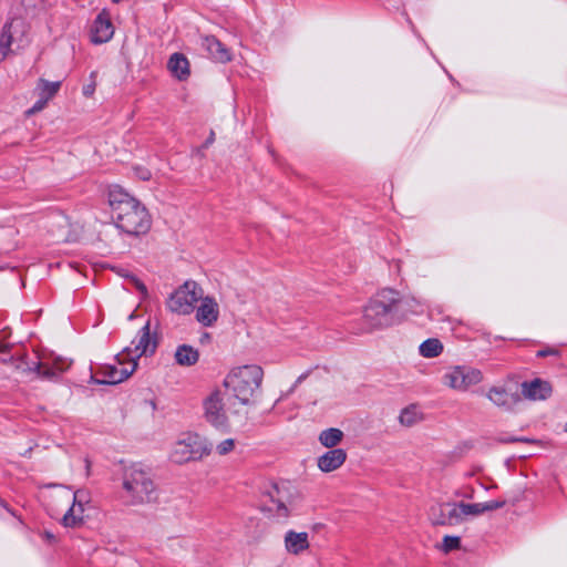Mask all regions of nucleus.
<instances>
[{
    "mask_svg": "<svg viewBox=\"0 0 567 567\" xmlns=\"http://www.w3.org/2000/svg\"><path fill=\"white\" fill-rule=\"evenodd\" d=\"M107 202L114 224L122 231L137 236L151 228V216L145 206L120 186L109 188Z\"/></svg>",
    "mask_w": 567,
    "mask_h": 567,
    "instance_id": "nucleus-1",
    "label": "nucleus"
},
{
    "mask_svg": "<svg viewBox=\"0 0 567 567\" xmlns=\"http://www.w3.org/2000/svg\"><path fill=\"white\" fill-rule=\"evenodd\" d=\"M264 371L259 365L249 364L234 368L225 378L224 385L240 404L254 403L261 386Z\"/></svg>",
    "mask_w": 567,
    "mask_h": 567,
    "instance_id": "nucleus-2",
    "label": "nucleus"
},
{
    "mask_svg": "<svg viewBox=\"0 0 567 567\" xmlns=\"http://www.w3.org/2000/svg\"><path fill=\"white\" fill-rule=\"evenodd\" d=\"M416 306L419 303L415 299L401 297L398 291L385 288L378 291L364 307V319L417 315V311L414 310Z\"/></svg>",
    "mask_w": 567,
    "mask_h": 567,
    "instance_id": "nucleus-3",
    "label": "nucleus"
},
{
    "mask_svg": "<svg viewBox=\"0 0 567 567\" xmlns=\"http://www.w3.org/2000/svg\"><path fill=\"white\" fill-rule=\"evenodd\" d=\"M122 487L131 505L150 504L157 498V487L150 472L133 465L124 471Z\"/></svg>",
    "mask_w": 567,
    "mask_h": 567,
    "instance_id": "nucleus-4",
    "label": "nucleus"
},
{
    "mask_svg": "<svg viewBox=\"0 0 567 567\" xmlns=\"http://www.w3.org/2000/svg\"><path fill=\"white\" fill-rule=\"evenodd\" d=\"M203 293V288L195 280H186L168 296L166 307L172 313L188 316L196 308Z\"/></svg>",
    "mask_w": 567,
    "mask_h": 567,
    "instance_id": "nucleus-5",
    "label": "nucleus"
},
{
    "mask_svg": "<svg viewBox=\"0 0 567 567\" xmlns=\"http://www.w3.org/2000/svg\"><path fill=\"white\" fill-rule=\"evenodd\" d=\"M158 342V326L152 327L151 321H146L131 341V344L123 349V358L137 362L142 357L153 355ZM120 358L122 359V357Z\"/></svg>",
    "mask_w": 567,
    "mask_h": 567,
    "instance_id": "nucleus-6",
    "label": "nucleus"
},
{
    "mask_svg": "<svg viewBox=\"0 0 567 567\" xmlns=\"http://www.w3.org/2000/svg\"><path fill=\"white\" fill-rule=\"evenodd\" d=\"M483 374L478 369L465 365H456L449 369L443 375V383L456 391H467L471 386L478 384Z\"/></svg>",
    "mask_w": 567,
    "mask_h": 567,
    "instance_id": "nucleus-7",
    "label": "nucleus"
},
{
    "mask_svg": "<svg viewBox=\"0 0 567 567\" xmlns=\"http://www.w3.org/2000/svg\"><path fill=\"white\" fill-rule=\"evenodd\" d=\"M205 420L216 429L228 427V416L225 410L221 390L212 391L203 401Z\"/></svg>",
    "mask_w": 567,
    "mask_h": 567,
    "instance_id": "nucleus-8",
    "label": "nucleus"
},
{
    "mask_svg": "<svg viewBox=\"0 0 567 567\" xmlns=\"http://www.w3.org/2000/svg\"><path fill=\"white\" fill-rule=\"evenodd\" d=\"M123 357V352L116 355L117 365H104L101 369V373L104 379L101 383L117 384L130 378L137 369L138 363Z\"/></svg>",
    "mask_w": 567,
    "mask_h": 567,
    "instance_id": "nucleus-9",
    "label": "nucleus"
},
{
    "mask_svg": "<svg viewBox=\"0 0 567 567\" xmlns=\"http://www.w3.org/2000/svg\"><path fill=\"white\" fill-rule=\"evenodd\" d=\"M114 34V28L110 16L102 11L97 14L91 28V41L101 44L110 41Z\"/></svg>",
    "mask_w": 567,
    "mask_h": 567,
    "instance_id": "nucleus-10",
    "label": "nucleus"
},
{
    "mask_svg": "<svg viewBox=\"0 0 567 567\" xmlns=\"http://www.w3.org/2000/svg\"><path fill=\"white\" fill-rule=\"evenodd\" d=\"M202 48L205 49L210 59L219 63L231 61L230 50L214 35L202 38Z\"/></svg>",
    "mask_w": 567,
    "mask_h": 567,
    "instance_id": "nucleus-11",
    "label": "nucleus"
},
{
    "mask_svg": "<svg viewBox=\"0 0 567 567\" xmlns=\"http://www.w3.org/2000/svg\"><path fill=\"white\" fill-rule=\"evenodd\" d=\"M487 398L495 405L506 411L512 410L520 401V395L516 391H511L502 386L491 388Z\"/></svg>",
    "mask_w": 567,
    "mask_h": 567,
    "instance_id": "nucleus-12",
    "label": "nucleus"
},
{
    "mask_svg": "<svg viewBox=\"0 0 567 567\" xmlns=\"http://www.w3.org/2000/svg\"><path fill=\"white\" fill-rule=\"evenodd\" d=\"M347 460V452L343 449H331L322 454L317 462L320 471L324 473L340 468Z\"/></svg>",
    "mask_w": 567,
    "mask_h": 567,
    "instance_id": "nucleus-13",
    "label": "nucleus"
},
{
    "mask_svg": "<svg viewBox=\"0 0 567 567\" xmlns=\"http://www.w3.org/2000/svg\"><path fill=\"white\" fill-rule=\"evenodd\" d=\"M71 365V361L64 358L56 357L53 359L52 364L49 365V363L44 362H37L34 363L33 368H30V370H33L37 372L38 375L45 378V379H53L58 374L66 371Z\"/></svg>",
    "mask_w": 567,
    "mask_h": 567,
    "instance_id": "nucleus-14",
    "label": "nucleus"
},
{
    "mask_svg": "<svg viewBox=\"0 0 567 567\" xmlns=\"http://www.w3.org/2000/svg\"><path fill=\"white\" fill-rule=\"evenodd\" d=\"M551 393V386L548 382L535 379L530 382L522 383V394L528 400H545Z\"/></svg>",
    "mask_w": 567,
    "mask_h": 567,
    "instance_id": "nucleus-15",
    "label": "nucleus"
},
{
    "mask_svg": "<svg viewBox=\"0 0 567 567\" xmlns=\"http://www.w3.org/2000/svg\"><path fill=\"white\" fill-rule=\"evenodd\" d=\"M285 548L289 554L299 555L309 548V535L306 532L288 530L285 535Z\"/></svg>",
    "mask_w": 567,
    "mask_h": 567,
    "instance_id": "nucleus-16",
    "label": "nucleus"
},
{
    "mask_svg": "<svg viewBox=\"0 0 567 567\" xmlns=\"http://www.w3.org/2000/svg\"><path fill=\"white\" fill-rule=\"evenodd\" d=\"M193 461L207 456L213 451V443L197 433H186Z\"/></svg>",
    "mask_w": 567,
    "mask_h": 567,
    "instance_id": "nucleus-17",
    "label": "nucleus"
},
{
    "mask_svg": "<svg viewBox=\"0 0 567 567\" xmlns=\"http://www.w3.org/2000/svg\"><path fill=\"white\" fill-rule=\"evenodd\" d=\"M192 455L186 433H183L178 440L173 443L169 452V458L176 464H184L193 461Z\"/></svg>",
    "mask_w": 567,
    "mask_h": 567,
    "instance_id": "nucleus-18",
    "label": "nucleus"
},
{
    "mask_svg": "<svg viewBox=\"0 0 567 567\" xmlns=\"http://www.w3.org/2000/svg\"><path fill=\"white\" fill-rule=\"evenodd\" d=\"M464 522L463 508L461 503L443 504V520H435L436 525L455 526Z\"/></svg>",
    "mask_w": 567,
    "mask_h": 567,
    "instance_id": "nucleus-19",
    "label": "nucleus"
},
{
    "mask_svg": "<svg viewBox=\"0 0 567 567\" xmlns=\"http://www.w3.org/2000/svg\"><path fill=\"white\" fill-rule=\"evenodd\" d=\"M169 72L179 81L186 80L189 76V62L182 53H173L167 62Z\"/></svg>",
    "mask_w": 567,
    "mask_h": 567,
    "instance_id": "nucleus-20",
    "label": "nucleus"
},
{
    "mask_svg": "<svg viewBox=\"0 0 567 567\" xmlns=\"http://www.w3.org/2000/svg\"><path fill=\"white\" fill-rule=\"evenodd\" d=\"M461 504H462L463 516H464V520H465L467 516H478V515L484 514L485 512H492V511L502 508L505 505V501H489L486 503H474V504L461 502Z\"/></svg>",
    "mask_w": 567,
    "mask_h": 567,
    "instance_id": "nucleus-21",
    "label": "nucleus"
},
{
    "mask_svg": "<svg viewBox=\"0 0 567 567\" xmlns=\"http://www.w3.org/2000/svg\"><path fill=\"white\" fill-rule=\"evenodd\" d=\"M267 496L269 497V504H267L268 511L274 512L278 517H287L289 511L281 489L277 485H274L270 491H268Z\"/></svg>",
    "mask_w": 567,
    "mask_h": 567,
    "instance_id": "nucleus-22",
    "label": "nucleus"
},
{
    "mask_svg": "<svg viewBox=\"0 0 567 567\" xmlns=\"http://www.w3.org/2000/svg\"><path fill=\"white\" fill-rule=\"evenodd\" d=\"M199 306L197 307L195 319H217L219 316V306L215 298L210 296L202 295L198 300Z\"/></svg>",
    "mask_w": 567,
    "mask_h": 567,
    "instance_id": "nucleus-23",
    "label": "nucleus"
},
{
    "mask_svg": "<svg viewBox=\"0 0 567 567\" xmlns=\"http://www.w3.org/2000/svg\"><path fill=\"white\" fill-rule=\"evenodd\" d=\"M199 359L198 351L188 344L178 346L175 351V361L183 367H190L197 363Z\"/></svg>",
    "mask_w": 567,
    "mask_h": 567,
    "instance_id": "nucleus-24",
    "label": "nucleus"
},
{
    "mask_svg": "<svg viewBox=\"0 0 567 567\" xmlns=\"http://www.w3.org/2000/svg\"><path fill=\"white\" fill-rule=\"evenodd\" d=\"M343 432L340 429L337 427H330L327 430H323L319 434V442L327 449H338L337 446L341 443L343 440Z\"/></svg>",
    "mask_w": 567,
    "mask_h": 567,
    "instance_id": "nucleus-25",
    "label": "nucleus"
},
{
    "mask_svg": "<svg viewBox=\"0 0 567 567\" xmlns=\"http://www.w3.org/2000/svg\"><path fill=\"white\" fill-rule=\"evenodd\" d=\"M422 419L423 414L415 404L404 408L399 415V422L406 427L417 424Z\"/></svg>",
    "mask_w": 567,
    "mask_h": 567,
    "instance_id": "nucleus-26",
    "label": "nucleus"
},
{
    "mask_svg": "<svg viewBox=\"0 0 567 567\" xmlns=\"http://www.w3.org/2000/svg\"><path fill=\"white\" fill-rule=\"evenodd\" d=\"M84 506L72 503V506L62 517V524L65 527H78L83 522Z\"/></svg>",
    "mask_w": 567,
    "mask_h": 567,
    "instance_id": "nucleus-27",
    "label": "nucleus"
},
{
    "mask_svg": "<svg viewBox=\"0 0 567 567\" xmlns=\"http://www.w3.org/2000/svg\"><path fill=\"white\" fill-rule=\"evenodd\" d=\"M419 351L424 358H435L442 353L443 344L439 339L431 338L420 344Z\"/></svg>",
    "mask_w": 567,
    "mask_h": 567,
    "instance_id": "nucleus-28",
    "label": "nucleus"
},
{
    "mask_svg": "<svg viewBox=\"0 0 567 567\" xmlns=\"http://www.w3.org/2000/svg\"><path fill=\"white\" fill-rule=\"evenodd\" d=\"M13 23H8L3 27L0 33V61L6 59L8 53L11 51L12 44V32L11 29Z\"/></svg>",
    "mask_w": 567,
    "mask_h": 567,
    "instance_id": "nucleus-29",
    "label": "nucleus"
},
{
    "mask_svg": "<svg viewBox=\"0 0 567 567\" xmlns=\"http://www.w3.org/2000/svg\"><path fill=\"white\" fill-rule=\"evenodd\" d=\"M60 86V82H49L41 79L37 89L40 91L39 95L49 102L58 93Z\"/></svg>",
    "mask_w": 567,
    "mask_h": 567,
    "instance_id": "nucleus-30",
    "label": "nucleus"
},
{
    "mask_svg": "<svg viewBox=\"0 0 567 567\" xmlns=\"http://www.w3.org/2000/svg\"><path fill=\"white\" fill-rule=\"evenodd\" d=\"M461 546V538L457 536H445L443 538V543L441 549L444 553H450L451 550L457 549Z\"/></svg>",
    "mask_w": 567,
    "mask_h": 567,
    "instance_id": "nucleus-31",
    "label": "nucleus"
},
{
    "mask_svg": "<svg viewBox=\"0 0 567 567\" xmlns=\"http://www.w3.org/2000/svg\"><path fill=\"white\" fill-rule=\"evenodd\" d=\"M235 446L236 441L234 439H226L215 446V451L218 455H227L235 449Z\"/></svg>",
    "mask_w": 567,
    "mask_h": 567,
    "instance_id": "nucleus-32",
    "label": "nucleus"
},
{
    "mask_svg": "<svg viewBox=\"0 0 567 567\" xmlns=\"http://www.w3.org/2000/svg\"><path fill=\"white\" fill-rule=\"evenodd\" d=\"M73 503L85 506L90 502L89 492L85 489H78L72 495Z\"/></svg>",
    "mask_w": 567,
    "mask_h": 567,
    "instance_id": "nucleus-33",
    "label": "nucleus"
},
{
    "mask_svg": "<svg viewBox=\"0 0 567 567\" xmlns=\"http://www.w3.org/2000/svg\"><path fill=\"white\" fill-rule=\"evenodd\" d=\"M123 276L126 277L144 297L147 296V288L138 278L128 274H123Z\"/></svg>",
    "mask_w": 567,
    "mask_h": 567,
    "instance_id": "nucleus-34",
    "label": "nucleus"
},
{
    "mask_svg": "<svg viewBox=\"0 0 567 567\" xmlns=\"http://www.w3.org/2000/svg\"><path fill=\"white\" fill-rule=\"evenodd\" d=\"M48 101L43 96H40L39 100L34 103V105L25 112L27 115L30 116L42 111L45 107Z\"/></svg>",
    "mask_w": 567,
    "mask_h": 567,
    "instance_id": "nucleus-35",
    "label": "nucleus"
},
{
    "mask_svg": "<svg viewBox=\"0 0 567 567\" xmlns=\"http://www.w3.org/2000/svg\"><path fill=\"white\" fill-rule=\"evenodd\" d=\"M381 327L378 324H367L364 328L353 330V333L355 334H362V333H371L375 330H379Z\"/></svg>",
    "mask_w": 567,
    "mask_h": 567,
    "instance_id": "nucleus-36",
    "label": "nucleus"
},
{
    "mask_svg": "<svg viewBox=\"0 0 567 567\" xmlns=\"http://www.w3.org/2000/svg\"><path fill=\"white\" fill-rule=\"evenodd\" d=\"M559 351L555 348H546L537 352V357L543 358L547 355H558Z\"/></svg>",
    "mask_w": 567,
    "mask_h": 567,
    "instance_id": "nucleus-37",
    "label": "nucleus"
},
{
    "mask_svg": "<svg viewBox=\"0 0 567 567\" xmlns=\"http://www.w3.org/2000/svg\"><path fill=\"white\" fill-rule=\"evenodd\" d=\"M137 175L143 181H148L151 178V172L146 168L137 169Z\"/></svg>",
    "mask_w": 567,
    "mask_h": 567,
    "instance_id": "nucleus-38",
    "label": "nucleus"
},
{
    "mask_svg": "<svg viewBox=\"0 0 567 567\" xmlns=\"http://www.w3.org/2000/svg\"><path fill=\"white\" fill-rule=\"evenodd\" d=\"M43 538L50 543V544H53L56 542V537L54 534H52L51 532H48L45 530L43 534H42Z\"/></svg>",
    "mask_w": 567,
    "mask_h": 567,
    "instance_id": "nucleus-39",
    "label": "nucleus"
},
{
    "mask_svg": "<svg viewBox=\"0 0 567 567\" xmlns=\"http://www.w3.org/2000/svg\"><path fill=\"white\" fill-rule=\"evenodd\" d=\"M3 321H0V340H4L9 337L10 331L7 327H2Z\"/></svg>",
    "mask_w": 567,
    "mask_h": 567,
    "instance_id": "nucleus-40",
    "label": "nucleus"
},
{
    "mask_svg": "<svg viewBox=\"0 0 567 567\" xmlns=\"http://www.w3.org/2000/svg\"><path fill=\"white\" fill-rule=\"evenodd\" d=\"M95 91V84L92 83V84H89L86 86L83 87V94L86 95V96H91Z\"/></svg>",
    "mask_w": 567,
    "mask_h": 567,
    "instance_id": "nucleus-41",
    "label": "nucleus"
},
{
    "mask_svg": "<svg viewBox=\"0 0 567 567\" xmlns=\"http://www.w3.org/2000/svg\"><path fill=\"white\" fill-rule=\"evenodd\" d=\"M435 512V509H433ZM432 520L435 524V520H443V504L439 507V515L436 516L435 513H432Z\"/></svg>",
    "mask_w": 567,
    "mask_h": 567,
    "instance_id": "nucleus-42",
    "label": "nucleus"
},
{
    "mask_svg": "<svg viewBox=\"0 0 567 567\" xmlns=\"http://www.w3.org/2000/svg\"><path fill=\"white\" fill-rule=\"evenodd\" d=\"M214 142V132L210 133L209 137L207 138V141L205 142V147H207L209 144H212Z\"/></svg>",
    "mask_w": 567,
    "mask_h": 567,
    "instance_id": "nucleus-43",
    "label": "nucleus"
},
{
    "mask_svg": "<svg viewBox=\"0 0 567 567\" xmlns=\"http://www.w3.org/2000/svg\"><path fill=\"white\" fill-rule=\"evenodd\" d=\"M138 317H141V315L136 313V310H135L128 315L127 319L133 320V319H137Z\"/></svg>",
    "mask_w": 567,
    "mask_h": 567,
    "instance_id": "nucleus-44",
    "label": "nucleus"
},
{
    "mask_svg": "<svg viewBox=\"0 0 567 567\" xmlns=\"http://www.w3.org/2000/svg\"><path fill=\"white\" fill-rule=\"evenodd\" d=\"M60 226H65L66 225V218L61 216L60 217V223H59Z\"/></svg>",
    "mask_w": 567,
    "mask_h": 567,
    "instance_id": "nucleus-45",
    "label": "nucleus"
},
{
    "mask_svg": "<svg viewBox=\"0 0 567 567\" xmlns=\"http://www.w3.org/2000/svg\"><path fill=\"white\" fill-rule=\"evenodd\" d=\"M209 338H210V337H209V334L205 332V333L203 334V337H202L200 341H202V342H205V340H209Z\"/></svg>",
    "mask_w": 567,
    "mask_h": 567,
    "instance_id": "nucleus-46",
    "label": "nucleus"
},
{
    "mask_svg": "<svg viewBox=\"0 0 567 567\" xmlns=\"http://www.w3.org/2000/svg\"><path fill=\"white\" fill-rule=\"evenodd\" d=\"M204 322H205V323H204V326H205V327H210V326H212V323H213V321H212V320L204 321Z\"/></svg>",
    "mask_w": 567,
    "mask_h": 567,
    "instance_id": "nucleus-47",
    "label": "nucleus"
},
{
    "mask_svg": "<svg viewBox=\"0 0 567 567\" xmlns=\"http://www.w3.org/2000/svg\"><path fill=\"white\" fill-rule=\"evenodd\" d=\"M517 441L516 439H511V440H507L506 442H515Z\"/></svg>",
    "mask_w": 567,
    "mask_h": 567,
    "instance_id": "nucleus-48",
    "label": "nucleus"
},
{
    "mask_svg": "<svg viewBox=\"0 0 567 567\" xmlns=\"http://www.w3.org/2000/svg\"><path fill=\"white\" fill-rule=\"evenodd\" d=\"M566 431H567V422H566Z\"/></svg>",
    "mask_w": 567,
    "mask_h": 567,
    "instance_id": "nucleus-49",
    "label": "nucleus"
}]
</instances>
